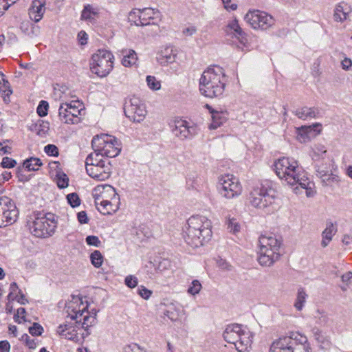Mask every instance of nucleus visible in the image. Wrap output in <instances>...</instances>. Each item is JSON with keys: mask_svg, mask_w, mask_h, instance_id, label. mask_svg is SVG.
<instances>
[{"mask_svg": "<svg viewBox=\"0 0 352 352\" xmlns=\"http://www.w3.org/2000/svg\"><path fill=\"white\" fill-rule=\"evenodd\" d=\"M300 131H302V133H300L299 134L302 138L300 140L305 142L307 139L309 138L308 135L311 134L312 131L316 132L315 135L320 133L321 131V124L319 123H316L311 126H302L300 128ZM313 135H314V134Z\"/></svg>", "mask_w": 352, "mask_h": 352, "instance_id": "nucleus-33", "label": "nucleus"}, {"mask_svg": "<svg viewBox=\"0 0 352 352\" xmlns=\"http://www.w3.org/2000/svg\"><path fill=\"white\" fill-rule=\"evenodd\" d=\"M280 256L279 250L258 248L257 260L261 265L269 267L277 261Z\"/></svg>", "mask_w": 352, "mask_h": 352, "instance_id": "nucleus-22", "label": "nucleus"}, {"mask_svg": "<svg viewBox=\"0 0 352 352\" xmlns=\"http://www.w3.org/2000/svg\"><path fill=\"white\" fill-rule=\"evenodd\" d=\"M125 285L129 288H135L138 283V278L133 275L126 276L124 280Z\"/></svg>", "mask_w": 352, "mask_h": 352, "instance_id": "nucleus-52", "label": "nucleus"}, {"mask_svg": "<svg viewBox=\"0 0 352 352\" xmlns=\"http://www.w3.org/2000/svg\"><path fill=\"white\" fill-rule=\"evenodd\" d=\"M98 210L103 214H111L119 208L120 197L111 185H98L93 191Z\"/></svg>", "mask_w": 352, "mask_h": 352, "instance_id": "nucleus-4", "label": "nucleus"}, {"mask_svg": "<svg viewBox=\"0 0 352 352\" xmlns=\"http://www.w3.org/2000/svg\"><path fill=\"white\" fill-rule=\"evenodd\" d=\"M305 337L293 333L289 336H284L274 342L270 352H310L306 344Z\"/></svg>", "mask_w": 352, "mask_h": 352, "instance_id": "nucleus-6", "label": "nucleus"}, {"mask_svg": "<svg viewBox=\"0 0 352 352\" xmlns=\"http://www.w3.org/2000/svg\"><path fill=\"white\" fill-rule=\"evenodd\" d=\"M124 352H145L143 349H142L138 344H131L128 345L124 349Z\"/></svg>", "mask_w": 352, "mask_h": 352, "instance_id": "nucleus-57", "label": "nucleus"}, {"mask_svg": "<svg viewBox=\"0 0 352 352\" xmlns=\"http://www.w3.org/2000/svg\"><path fill=\"white\" fill-rule=\"evenodd\" d=\"M336 232V225L333 224L332 222H329L327 223L325 229L322 232L321 246L322 248H326L328 246Z\"/></svg>", "mask_w": 352, "mask_h": 352, "instance_id": "nucleus-28", "label": "nucleus"}, {"mask_svg": "<svg viewBox=\"0 0 352 352\" xmlns=\"http://www.w3.org/2000/svg\"><path fill=\"white\" fill-rule=\"evenodd\" d=\"M318 113L316 109L304 107L296 111V116L300 119H307V118H315Z\"/></svg>", "mask_w": 352, "mask_h": 352, "instance_id": "nucleus-36", "label": "nucleus"}, {"mask_svg": "<svg viewBox=\"0 0 352 352\" xmlns=\"http://www.w3.org/2000/svg\"><path fill=\"white\" fill-rule=\"evenodd\" d=\"M103 156L101 155V154L98 151H94L93 153H90L85 160V168L86 170L87 168H89L90 166H95L96 165L102 164V163H104L109 160H103L102 157Z\"/></svg>", "mask_w": 352, "mask_h": 352, "instance_id": "nucleus-32", "label": "nucleus"}, {"mask_svg": "<svg viewBox=\"0 0 352 352\" xmlns=\"http://www.w3.org/2000/svg\"><path fill=\"white\" fill-rule=\"evenodd\" d=\"M16 164V160L8 157H4L2 160L1 166L5 168H11Z\"/></svg>", "mask_w": 352, "mask_h": 352, "instance_id": "nucleus-55", "label": "nucleus"}, {"mask_svg": "<svg viewBox=\"0 0 352 352\" xmlns=\"http://www.w3.org/2000/svg\"><path fill=\"white\" fill-rule=\"evenodd\" d=\"M45 0H33L28 10L29 17L35 23L39 22L45 12Z\"/></svg>", "mask_w": 352, "mask_h": 352, "instance_id": "nucleus-24", "label": "nucleus"}, {"mask_svg": "<svg viewBox=\"0 0 352 352\" xmlns=\"http://www.w3.org/2000/svg\"><path fill=\"white\" fill-rule=\"evenodd\" d=\"M217 188L220 195L228 199L239 197L242 192V186L239 179L230 174L219 177Z\"/></svg>", "mask_w": 352, "mask_h": 352, "instance_id": "nucleus-13", "label": "nucleus"}, {"mask_svg": "<svg viewBox=\"0 0 352 352\" xmlns=\"http://www.w3.org/2000/svg\"><path fill=\"white\" fill-rule=\"evenodd\" d=\"M139 17V23H136L137 25H147L149 23L145 22L148 19L158 18L160 14L158 10L151 8H145L142 10L135 9L129 13V16L133 18L134 16Z\"/></svg>", "mask_w": 352, "mask_h": 352, "instance_id": "nucleus-21", "label": "nucleus"}, {"mask_svg": "<svg viewBox=\"0 0 352 352\" xmlns=\"http://www.w3.org/2000/svg\"><path fill=\"white\" fill-rule=\"evenodd\" d=\"M275 200L274 190L267 184L254 186L250 192L249 201L256 208L264 210L271 206Z\"/></svg>", "mask_w": 352, "mask_h": 352, "instance_id": "nucleus-8", "label": "nucleus"}, {"mask_svg": "<svg viewBox=\"0 0 352 352\" xmlns=\"http://www.w3.org/2000/svg\"><path fill=\"white\" fill-rule=\"evenodd\" d=\"M87 174L98 181L107 179L111 174V165L109 161L95 166H90L86 170Z\"/></svg>", "mask_w": 352, "mask_h": 352, "instance_id": "nucleus-18", "label": "nucleus"}, {"mask_svg": "<svg viewBox=\"0 0 352 352\" xmlns=\"http://www.w3.org/2000/svg\"><path fill=\"white\" fill-rule=\"evenodd\" d=\"M312 153L311 154L312 159L314 161L319 160L320 158H322V155L326 153L327 149L325 146L322 144H315L312 147Z\"/></svg>", "mask_w": 352, "mask_h": 352, "instance_id": "nucleus-40", "label": "nucleus"}, {"mask_svg": "<svg viewBox=\"0 0 352 352\" xmlns=\"http://www.w3.org/2000/svg\"><path fill=\"white\" fill-rule=\"evenodd\" d=\"M48 107L47 102L45 100L41 101L36 109L38 116L41 117L45 116L47 114Z\"/></svg>", "mask_w": 352, "mask_h": 352, "instance_id": "nucleus-48", "label": "nucleus"}, {"mask_svg": "<svg viewBox=\"0 0 352 352\" xmlns=\"http://www.w3.org/2000/svg\"><path fill=\"white\" fill-rule=\"evenodd\" d=\"M83 112V105L79 101H65L59 106L58 117L63 123L76 124L81 121Z\"/></svg>", "mask_w": 352, "mask_h": 352, "instance_id": "nucleus-11", "label": "nucleus"}, {"mask_svg": "<svg viewBox=\"0 0 352 352\" xmlns=\"http://www.w3.org/2000/svg\"><path fill=\"white\" fill-rule=\"evenodd\" d=\"M342 68L348 70L352 66V60L349 58H345L341 62Z\"/></svg>", "mask_w": 352, "mask_h": 352, "instance_id": "nucleus-63", "label": "nucleus"}, {"mask_svg": "<svg viewBox=\"0 0 352 352\" xmlns=\"http://www.w3.org/2000/svg\"><path fill=\"white\" fill-rule=\"evenodd\" d=\"M91 146L94 151L107 157H115L121 151L120 144L117 139L107 134L95 136L91 141Z\"/></svg>", "mask_w": 352, "mask_h": 352, "instance_id": "nucleus-9", "label": "nucleus"}, {"mask_svg": "<svg viewBox=\"0 0 352 352\" xmlns=\"http://www.w3.org/2000/svg\"><path fill=\"white\" fill-rule=\"evenodd\" d=\"M99 14V8L90 4L84 6L81 12V19L83 20H92Z\"/></svg>", "mask_w": 352, "mask_h": 352, "instance_id": "nucleus-35", "label": "nucleus"}, {"mask_svg": "<svg viewBox=\"0 0 352 352\" xmlns=\"http://www.w3.org/2000/svg\"><path fill=\"white\" fill-rule=\"evenodd\" d=\"M121 54L123 56L122 64L126 67H130L136 64L138 56L135 52L133 50H122Z\"/></svg>", "mask_w": 352, "mask_h": 352, "instance_id": "nucleus-30", "label": "nucleus"}, {"mask_svg": "<svg viewBox=\"0 0 352 352\" xmlns=\"http://www.w3.org/2000/svg\"><path fill=\"white\" fill-rule=\"evenodd\" d=\"M212 223L204 216H192L184 229V240L193 248L204 245L212 237Z\"/></svg>", "mask_w": 352, "mask_h": 352, "instance_id": "nucleus-2", "label": "nucleus"}, {"mask_svg": "<svg viewBox=\"0 0 352 352\" xmlns=\"http://www.w3.org/2000/svg\"><path fill=\"white\" fill-rule=\"evenodd\" d=\"M86 243L89 245L94 246V247H100L101 244V241L97 236L89 235L86 237Z\"/></svg>", "mask_w": 352, "mask_h": 352, "instance_id": "nucleus-53", "label": "nucleus"}, {"mask_svg": "<svg viewBox=\"0 0 352 352\" xmlns=\"http://www.w3.org/2000/svg\"><path fill=\"white\" fill-rule=\"evenodd\" d=\"M244 19L255 30H267L274 24L272 16L258 10L248 11Z\"/></svg>", "mask_w": 352, "mask_h": 352, "instance_id": "nucleus-14", "label": "nucleus"}, {"mask_svg": "<svg viewBox=\"0 0 352 352\" xmlns=\"http://www.w3.org/2000/svg\"><path fill=\"white\" fill-rule=\"evenodd\" d=\"M87 308V305H84L80 299L72 302L66 307V311L68 314L67 317H69L72 320H75L76 323L81 324L82 328L87 329L93 325L96 320V314L90 316L87 313V315L83 316Z\"/></svg>", "mask_w": 352, "mask_h": 352, "instance_id": "nucleus-12", "label": "nucleus"}, {"mask_svg": "<svg viewBox=\"0 0 352 352\" xmlns=\"http://www.w3.org/2000/svg\"><path fill=\"white\" fill-rule=\"evenodd\" d=\"M25 314L26 311L24 308L20 307L17 309L16 313L14 314L15 321L18 323L25 322Z\"/></svg>", "mask_w": 352, "mask_h": 352, "instance_id": "nucleus-50", "label": "nucleus"}, {"mask_svg": "<svg viewBox=\"0 0 352 352\" xmlns=\"http://www.w3.org/2000/svg\"><path fill=\"white\" fill-rule=\"evenodd\" d=\"M173 133L181 139L190 138L194 136L197 131L196 128L190 126L186 120H175V126L173 129Z\"/></svg>", "mask_w": 352, "mask_h": 352, "instance_id": "nucleus-23", "label": "nucleus"}, {"mask_svg": "<svg viewBox=\"0 0 352 352\" xmlns=\"http://www.w3.org/2000/svg\"><path fill=\"white\" fill-rule=\"evenodd\" d=\"M69 179L65 173H58L56 175V183L60 188H65L68 186Z\"/></svg>", "mask_w": 352, "mask_h": 352, "instance_id": "nucleus-46", "label": "nucleus"}, {"mask_svg": "<svg viewBox=\"0 0 352 352\" xmlns=\"http://www.w3.org/2000/svg\"><path fill=\"white\" fill-rule=\"evenodd\" d=\"M30 232L38 238H46L52 236L56 228V221L54 214H38L32 221L28 222Z\"/></svg>", "mask_w": 352, "mask_h": 352, "instance_id": "nucleus-7", "label": "nucleus"}, {"mask_svg": "<svg viewBox=\"0 0 352 352\" xmlns=\"http://www.w3.org/2000/svg\"><path fill=\"white\" fill-rule=\"evenodd\" d=\"M67 88L65 87H61L58 88H54L53 97L55 100L61 101L62 102H65L67 100V96L69 94H67L65 91Z\"/></svg>", "mask_w": 352, "mask_h": 352, "instance_id": "nucleus-41", "label": "nucleus"}, {"mask_svg": "<svg viewBox=\"0 0 352 352\" xmlns=\"http://www.w3.org/2000/svg\"><path fill=\"white\" fill-rule=\"evenodd\" d=\"M341 279H342V281L344 283H346V285H349V283H350L351 280L352 279V272H348L344 274L341 276Z\"/></svg>", "mask_w": 352, "mask_h": 352, "instance_id": "nucleus-64", "label": "nucleus"}, {"mask_svg": "<svg viewBox=\"0 0 352 352\" xmlns=\"http://www.w3.org/2000/svg\"><path fill=\"white\" fill-rule=\"evenodd\" d=\"M228 230L230 232L236 234L240 231L241 226L234 218H229L226 221Z\"/></svg>", "mask_w": 352, "mask_h": 352, "instance_id": "nucleus-44", "label": "nucleus"}, {"mask_svg": "<svg viewBox=\"0 0 352 352\" xmlns=\"http://www.w3.org/2000/svg\"><path fill=\"white\" fill-rule=\"evenodd\" d=\"M57 333L65 339L74 342H78L79 340L77 330L72 326L60 324L58 327Z\"/></svg>", "mask_w": 352, "mask_h": 352, "instance_id": "nucleus-27", "label": "nucleus"}, {"mask_svg": "<svg viewBox=\"0 0 352 352\" xmlns=\"http://www.w3.org/2000/svg\"><path fill=\"white\" fill-rule=\"evenodd\" d=\"M183 310L177 306L170 305L164 312V315L167 316L171 321H178L182 316Z\"/></svg>", "mask_w": 352, "mask_h": 352, "instance_id": "nucleus-34", "label": "nucleus"}, {"mask_svg": "<svg viewBox=\"0 0 352 352\" xmlns=\"http://www.w3.org/2000/svg\"><path fill=\"white\" fill-rule=\"evenodd\" d=\"M201 288H202V285H201V283L199 282V280H193L191 283V285L188 287L187 292H188V294H189L192 296H195L200 292Z\"/></svg>", "mask_w": 352, "mask_h": 352, "instance_id": "nucleus-45", "label": "nucleus"}, {"mask_svg": "<svg viewBox=\"0 0 352 352\" xmlns=\"http://www.w3.org/2000/svg\"><path fill=\"white\" fill-rule=\"evenodd\" d=\"M351 11L352 9L348 3L341 2L335 8L333 19L337 22H343L349 19Z\"/></svg>", "mask_w": 352, "mask_h": 352, "instance_id": "nucleus-25", "label": "nucleus"}, {"mask_svg": "<svg viewBox=\"0 0 352 352\" xmlns=\"http://www.w3.org/2000/svg\"><path fill=\"white\" fill-rule=\"evenodd\" d=\"M29 129L41 137H45L50 129V124L39 119L36 122L32 123L29 126Z\"/></svg>", "mask_w": 352, "mask_h": 352, "instance_id": "nucleus-29", "label": "nucleus"}, {"mask_svg": "<svg viewBox=\"0 0 352 352\" xmlns=\"http://www.w3.org/2000/svg\"><path fill=\"white\" fill-rule=\"evenodd\" d=\"M307 294L302 288H300L298 291L297 297L294 303V307L298 311H300L306 301Z\"/></svg>", "mask_w": 352, "mask_h": 352, "instance_id": "nucleus-39", "label": "nucleus"}, {"mask_svg": "<svg viewBox=\"0 0 352 352\" xmlns=\"http://www.w3.org/2000/svg\"><path fill=\"white\" fill-rule=\"evenodd\" d=\"M114 56L107 50H98L92 55L90 69L99 77H106L113 67Z\"/></svg>", "mask_w": 352, "mask_h": 352, "instance_id": "nucleus-10", "label": "nucleus"}, {"mask_svg": "<svg viewBox=\"0 0 352 352\" xmlns=\"http://www.w3.org/2000/svg\"><path fill=\"white\" fill-rule=\"evenodd\" d=\"M217 266L222 270H231L232 265L226 260L219 258L217 261Z\"/></svg>", "mask_w": 352, "mask_h": 352, "instance_id": "nucleus-58", "label": "nucleus"}, {"mask_svg": "<svg viewBox=\"0 0 352 352\" xmlns=\"http://www.w3.org/2000/svg\"><path fill=\"white\" fill-rule=\"evenodd\" d=\"M223 336L227 342L234 344L239 352H248L251 348L253 335L241 324L228 325Z\"/></svg>", "mask_w": 352, "mask_h": 352, "instance_id": "nucleus-5", "label": "nucleus"}, {"mask_svg": "<svg viewBox=\"0 0 352 352\" xmlns=\"http://www.w3.org/2000/svg\"><path fill=\"white\" fill-rule=\"evenodd\" d=\"M147 86L153 91H158L161 88V82L155 76H147L146 78Z\"/></svg>", "mask_w": 352, "mask_h": 352, "instance_id": "nucleus-43", "label": "nucleus"}, {"mask_svg": "<svg viewBox=\"0 0 352 352\" xmlns=\"http://www.w3.org/2000/svg\"><path fill=\"white\" fill-rule=\"evenodd\" d=\"M212 113V123L209 125L210 129H216L220 126L226 120V118L222 116L221 113L218 111H211Z\"/></svg>", "mask_w": 352, "mask_h": 352, "instance_id": "nucleus-37", "label": "nucleus"}, {"mask_svg": "<svg viewBox=\"0 0 352 352\" xmlns=\"http://www.w3.org/2000/svg\"><path fill=\"white\" fill-rule=\"evenodd\" d=\"M44 151L48 155L54 157L58 155V147L54 144H47L45 146Z\"/></svg>", "mask_w": 352, "mask_h": 352, "instance_id": "nucleus-51", "label": "nucleus"}, {"mask_svg": "<svg viewBox=\"0 0 352 352\" xmlns=\"http://www.w3.org/2000/svg\"><path fill=\"white\" fill-rule=\"evenodd\" d=\"M43 331V327L36 322H34L33 325L29 328V332L33 336H41Z\"/></svg>", "mask_w": 352, "mask_h": 352, "instance_id": "nucleus-49", "label": "nucleus"}, {"mask_svg": "<svg viewBox=\"0 0 352 352\" xmlns=\"http://www.w3.org/2000/svg\"><path fill=\"white\" fill-rule=\"evenodd\" d=\"M342 241L346 246L352 245V230L344 234Z\"/></svg>", "mask_w": 352, "mask_h": 352, "instance_id": "nucleus-59", "label": "nucleus"}, {"mask_svg": "<svg viewBox=\"0 0 352 352\" xmlns=\"http://www.w3.org/2000/svg\"><path fill=\"white\" fill-rule=\"evenodd\" d=\"M168 265V261L166 260H163L159 262L157 266L153 261H149L146 265L145 268L146 270L147 274L149 275V277L154 276L157 273H162L163 272V269L166 268V267Z\"/></svg>", "mask_w": 352, "mask_h": 352, "instance_id": "nucleus-31", "label": "nucleus"}, {"mask_svg": "<svg viewBox=\"0 0 352 352\" xmlns=\"http://www.w3.org/2000/svg\"><path fill=\"white\" fill-rule=\"evenodd\" d=\"M226 31L228 34H232L236 37L240 45L238 47L244 51L245 49L248 48V40L247 35L243 32L239 26L237 20L234 19L230 21L226 26Z\"/></svg>", "mask_w": 352, "mask_h": 352, "instance_id": "nucleus-19", "label": "nucleus"}, {"mask_svg": "<svg viewBox=\"0 0 352 352\" xmlns=\"http://www.w3.org/2000/svg\"><path fill=\"white\" fill-rule=\"evenodd\" d=\"M124 114L133 122L140 123L147 115L146 105L139 98L133 97L125 104Z\"/></svg>", "mask_w": 352, "mask_h": 352, "instance_id": "nucleus-16", "label": "nucleus"}, {"mask_svg": "<svg viewBox=\"0 0 352 352\" xmlns=\"http://www.w3.org/2000/svg\"><path fill=\"white\" fill-rule=\"evenodd\" d=\"M277 176L290 186L297 185L295 190L300 186L306 190L307 197L315 194L314 184L307 177V173L298 164V161L288 157H282L274 162Z\"/></svg>", "mask_w": 352, "mask_h": 352, "instance_id": "nucleus-1", "label": "nucleus"}, {"mask_svg": "<svg viewBox=\"0 0 352 352\" xmlns=\"http://www.w3.org/2000/svg\"><path fill=\"white\" fill-rule=\"evenodd\" d=\"M281 241L273 236H261L258 241V248L280 251Z\"/></svg>", "mask_w": 352, "mask_h": 352, "instance_id": "nucleus-26", "label": "nucleus"}, {"mask_svg": "<svg viewBox=\"0 0 352 352\" xmlns=\"http://www.w3.org/2000/svg\"><path fill=\"white\" fill-rule=\"evenodd\" d=\"M42 164L41 160L36 157H30L23 162V166L29 171L37 170Z\"/></svg>", "mask_w": 352, "mask_h": 352, "instance_id": "nucleus-38", "label": "nucleus"}, {"mask_svg": "<svg viewBox=\"0 0 352 352\" xmlns=\"http://www.w3.org/2000/svg\"><path fill=\"white\" fill-rule=\"evenodd\" d=\"M10 349V345L8 341L3 340L0 342V352H9Z\"/></svg>", "mask_w": 352, "mask_h": 352, "instance_id": "nucleus-62", "label": "nucleus"}, {"mask_svg": "<svg viewBox=\"0 0 352 352\" xmlns=\"http://www.w3.org/2000/svg\"><path fill=\"white\" fill-rule=\"evenodd\" d=\"M317 322L321 325L326 324L328 322V316L324 312L317 311L315 315Z\"/></svg>", "mask_w": 352, "mask_h": 352, "instance_id": "nucleus-54", "label": "nucleus"}, {"mask_svg": "<svg viewBox=\"0 0 352 352\" xmlns=\"http://www.w3.org/2000/svg\"><path fill=\"white\" fill-rule=\"evenodd\" d=\"M78 221L80 224L87 223L89 218L85 211H80L77 214Z\"/></svg>", "mask_w": 352, "mask_h": 352, "instance_id": "nucleus-60", "label": "nucleus"}, {"mask_svg": "<svg viewBox=\"0 0 352 352\" xmlns=\"http://www.w3.org/2000/svg\"><path fill=\"white\" fill-rule=\"evenodd\" d=\"M227 82L222 67L213 66L207 68L199 79V91L208 98H216L223 95Z\"/></svg>", "mask_w": 352, "mask_h": 352, "instance_id": "nucleus-3", "label": "nucleus"}, {"mask_svg": "<svg viewBox=\"0 0 352 352\" xmlns=\"http://www.w3.org/2000/svg\"><path fill=\"white\" fill-rule=\"evenodd\" d=\"M90 260L91 264L98 268L103 263V256L100 251L94 250L90 255Z\"/></svg>", "mask_w": 352, "mask_h": 352, "instance_id": "nucleus-42", "label": "nucleus"}, {"mask_svg": "<svg viewBox=\"0 0 352 352\" xmlns=\"http://www.w3.org/2000/svg\"><path fill=\"white\" fill-rule=\"evenodd\" d=\"M197 32V28L195 26H189L184 28L182 33L187 36H192Z\"/></svg>", "mask_w": 352, "mask_h": 352, "instance_id": "nucleus-61", "label": "nucleus"}, {"mask_svg": "<svg viewBox=\"0 0 352 352\" xmlns=\"http://www.w3.org/2000/svg\"><path fill=\"white\" fill-rule=\"evenodd\" d=\"M178 52V49L173 45L164 46L157 52V62L162 65L172 64L176 61Z\"/></svg>", "mask_w": 352, "mask_h": 352, "instance_id": "nucleus-20", "label": "nucleus"}, {"mask_svg": "<svg viewBox=\"0 0 352 352\" xmlns=\"http://www.w3.org/2000/svg\"><path fill=\"white\" fill-rule=\"evenodd\" d=\"M138 294L144 299H148L152 294V292L146 289L144 286H140L138 287Z\"/></svg>", "mask_w": 352, "mask_h": 352, "instance_id": "nucleus-56", "label": "nucleus"}, {"mask_svg": "<svg viewBox=\"0 0 352 352\" xmlns=\"http://www.w3.org/2000/svg\"><path fill=\"white\" fill-rule=\"evenodd\" d=\"M18 214L16 206L11 199L7 197L0 198V228L14 223Z\"/></svg>", "mask_w": 352, "mask_h": 352, "instance_id": "nucleus-15", "label": "nucleus"}, {"mask_svg": "<svg viewBox=\"0 0 352 352\" xmlns=\"http://www.w3.org/2000/svg\"><path fill=\"white\" fill-rule=\"evenodd\" d=\"M333 168V165H331ZM316 175L321 179L322 183L324 186H332L334 184H337L340 182L338 175L335 174L333 171V168L327 167L324 164L315 166Z\"/></svg>", "mask_w": 352, "mask_h": 352, "instance_id": "nucleus-17", "label": "nucleus"}, {"mask_svg": "<svg viewBox=\"0 0 352 352\" xmlns=\"http://www.w3.org/2000/svg\"><path fill=\"white\" fill-rule=\"evenodd\" d=\"M67 199L72 208L78 206L80 204V198L76 193L73 192L68 194L67 195Z\"/></svg>", "mask_w": 352, "mask_h": 352, "instance_id": "nucleus-47", "label": "nucleus"}]
</instances>
